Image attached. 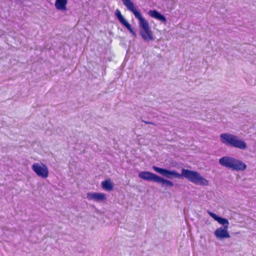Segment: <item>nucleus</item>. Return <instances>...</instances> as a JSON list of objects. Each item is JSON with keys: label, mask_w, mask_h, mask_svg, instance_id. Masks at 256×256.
<instances>
[{"label": "nucleus", "mask_w": 256, "mask_h": 256, "mask_svg": "<svg viewBox=\"0 0 256 256\" xmlns=\"http://www.w3.org/2000/svg\"><path fill=\"white\" fill-rule=\"evenodd\" d=\"M152 168L155 172L162 176L151 172L142 171L138 173V177L144 180L158 184L162 187L166 186L168 188H171L174 186V182L168 180V178L171 180L174 178H182V172L181 174H180L176 170L160 168L156 166H153Z\"/></svg>", "instance_id": "f257e3e1"}, {"label": "nucleus", "mask_w": 256, "mask_h": 256, "mask_svg": "<svg viewBox=\"0 0 256 256\" xmlns=\"http://www.w3.org/2000/svg\"><path fill=\"white\" fill-rule=\"evenodd\" d=\"M126 8L131 12L135 18L138 20L140 34L145 42L153 41L154 38L150 30L148 22L142 16L140 10H138L131 0H122Z\"/></svg>", "instance_id": "f03ea898"}, {"label": "nucleus", "mask_w": 256, "mask_h": 256, "mask_svg": "<svg viewBox=\"0 0 256 256\" xmlns=\"http://www.w3.org/2000/svg\"><path fill=\"white\" fill-rule=\"evenodd\" d=\"M182 178H186L188 181L197 185L201 186H207L209 184V181L206 179L200 174L195 170L182 168Z\"/></svg>", "instance_id": "7ed1b4c3"}, {"label": "nucleus", "mask_w": 256, "mask_h": 256, "mask_svg": "<svg viewBox=\"0 0 256 256\" xmlns=\"http://www.w3.org/2000/svg\"><path fill=\"white\" fill-rule=\"evenodd\" d=\"M218 162L222 166L232 171H240V160L229 156L220 158Z\"/></svg>", "instance_id": "20e7f679"}, {"label": "nucleus", "mask_w": 256, "mask_h": 256, "mask_svg": "<svg viewBox=\"0 0 256 256\" xmlns=\"http://www.w3.org/2000/svg\"><path fill=\"white\" fill-rule=\"evenodd\" d=\"M222 143L226 146L240 148V139L234 134L230 133H222L220 135Z\"/></svg>", "instance_id": "39448f33"}, {"label": "nucleus", "mask_w": 256, "mask_h": 256, "mask_svg": "<svg viewBox=\"0 0 256 256\" xmlns=\"http://www.w3.org/2000/svg\"><path fill=\"white\" fill-rule=\"evenodd\" d=\"M32 168L38 176L42 178H46L48 176V168L42 163H34L32 165Z\"/></svg>", "instance_id": "423d86ee"}, {"label": "nucleus", "mask_w": 256, "mask_h": 256, "mask_svg": "<svg viewBox=\"0 0 256 256\" xmlns=\"http://www.w3.org/2000/svg\"><path fill=\"white\" fill-rule=\"evenodd\" d=\"M86 198L88 200H93L96 202H103L106 200V195L104 193L89 192L86 194Z\"/></svg>", "instance_id": "0eeeda50"}, {"label": "nucleus", "mask_w": 256, "mask_h": 256, "mask_svg": "<svg viewBox=\"0 0 256 256\" xmlns=\"http://www.w3.org/2000/svg\"><path fill=\"white\" fill-rule=\"evenodd\" d=\"M207 212L210 216L214 218V220L218 222L220 224L222 225V228H228L230 223L228 220L227 218L220 216L208 210L207 211Z\"/></svg>", "instance_id": "6e6552de"}, {"label": "nucleus", "mask_w": 256, "mask_h": 256, "mask_svg": "<svg viewBox=\"0 0 256 256\" xmlns=\"http://www.w3.org/2000/svg\"><path fill=\"white\" fill-rule=\"evenodd\" d=\"M228 228L222 227L218 228L214 232L216 238L220 240L230 238V236L228 230Z\"/></svg>", "instance_id": "1a4fd4ad"}, {"label": "nucleus", "mask_w": 256, "mask_h": 256, "mask_svg": "<svg viewBox=\"0 0 256 256\" xmlns=\"http://www.w3.org/2000/svg\"><path fill=\"white\" fill-rule=\"evenodd\" d=\"M148 14L150 17L157 19L164 24L167 22L166 17L156 10H150Z\"/></svg>", "instance_id": "9d476101"}, {"label": "nucleus", "mask_w": 256, "mask_h": 256, "mask_svg": "<svg viewBox=\"0 0 256 256\" xmlns=\"http://www.w3.org/2000/svg\"><path fill=\"white\" fill-rule=\"evenodd\" d=\"M68 2V0H56L54 6L58 10L62 12L66 11L67 10L66 5Z\"/></svg>", "instance_id": "9b49d317"}, {"label": "nucleus", "mask_w": 256, "mask_h": 256, "mask_svg": "<svg viewBox=\"0 0 256 256\" xmlns=\"http://www.w3.org/2000/svg\"><path fill=\"white\" fill-rule=\"evenodd\" d=\"M114 184L110 179H106L101 182L102 188L105 190L110 192L114 190Z\"/></svg>", "instance_id": "f8f14e48"}, {"label": "nucleus", "mask_w": 256, "mask_h": 256, "mask_svg": "<svg viewBox=\"0 0 256 256\" xmlns=\"http://www.w3.org/2000/svg\"><path fill=\"white\" fill-rule=\"evenodd\" d=\"M114 15L118 20V22L123 26L126 24L128 21L124 18V17L122 14L120 10L118 9H116L114 12Z\"/></svg>", "instance_id": "ddd939ff"}, {"label": "nucleus", "mask_w": 256, "mask_h": 256, "mask_svg": "<svg viewBox=\"0 0 256 256\" xmlns=\"http://www.w3.org/2000/svg\"><path fill=\"white\" fill-rule=\"evenodd\" d=\"M123 26H124L129 31V32L132 34V36H134V38H136V34L128 22L123 25Z\"/></svg>", "instance_id": "4468645a"}, {"label": "nucleus", "mask_w": 256, "mask_h": 256, "mask_svg": "<svg viewBox=\"0 0 256 256\" xmlns=\"http://www.w3.org/2000/svg\"><path fill=\"white\" fill-rule=\"evenodd\" d=\"M123 26H124L129 31V32L132 34V36H134V38H136V34L128 22L123 25Z\"/></svg>", "instance_id": "2eb2a0df"}, {"label": "nucleus", "mask_w": 256, "mask_h": 256, "mask_svg": "<svg viewBox=\"0 0 256 256\" xmlns=\"http://www.w3.org/2000/svg\"><path fill=\"white\" fill-rule=\"evenodd\" d=\"M246 147V144L244 142L241 140V149H244Z\"/></svg>", "instance_id": "dca6fc26"}, {"label": "nucleus", "mask_w": 256, "mask_h": 256, "mask_svg": "<svg viewBox=\"0 0 256 256\" xmlns=\"http://www.w3.org/2000/svg\"><path fill=\"white\" fill-rule=\"evenodd\" d=\"M246 168V165L241 162V170H244Z\"/></svg>", "instance_id": "f3484780"}, {"label": "nucleus", "mask_w": 256, "mask_h": 256, "mask_svg": "<svg viewBox=\"0 0 256 256\" xmlns=\"http://www.w3.org/2000/svg\"><path fill=\"white\" fill-rule=\"evenodd\" d=\"M172 166H176L178 164V163L174 161L172 162Z\"/></svg>", "instance_id": "a211bd4d"}, {"label": "nucleus", "mask_w": 256, "mask_h": 256, "mask_svg": "<svg viewBox=\"0 0 256 256\" xmlns=\"http://www.w3.org/2000/svg\"><path fill=\"white\" fill-rule=\"evenodd\" d=\"M143 122L146 124H154L152 122L150 121L143 120Z\"/></svg>", "instance_id": "6ab92c4d"}]
</instances>
